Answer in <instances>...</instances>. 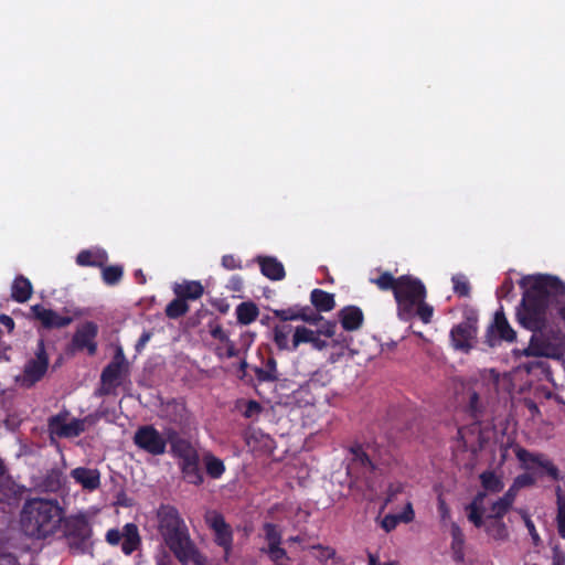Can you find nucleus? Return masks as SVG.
Listing matches in <instances>:
<instances>
[{"label":"nucleus","mask_w":565,"mask_h":565,"mask_svg":"<svg viewBox=\"0 0 565 565\" xmlns=\"http://www.w3.org/2000/svg\"><path fill=\"white\" fill-rule=\"evenodd\" d=\"M222 266L227 270L242 269L241 259L232 254H226L222 257Z\"/></svg>","instance_id":"nucleus-53"},{"label":"nucleus","mask_w":565,"mask_h":565,"mask_svg":"<svg viewBox=\"0 0 565 565\" xmlns=\"http://www.w3.org/2000/svg\"><path fill=\"white\" fill-rule=\"evenodd\" d=\"M520 489L512 482L510 488L500 497L510 508H513Z\"/></svg>","instance_id":"nucleus-58"},{"label":"nucleus","mask_w":565,"mask_h":565,"mask_svg":"<svg viewBox=\"0 0 565 565\" xmlns=\"http://www.w3.org/2000/svg\"><path fill=\"white\" fill-rule=\"evenodd\" d=\"M158 522L164 543L182 565H205L206 558L192 542L189 529L177 508L161 505L158 510Z\"/></svg>","instance_id":"nucleus-1"},{"label":"nucleus","mask_w":565,"mask_h":565,"mask_svg":"<svg viewBox=\"0 0 565 565\" xmlns=\"http://www.w3.org/2000/svg\"><path fill=\"white\" fill-rule=\"evenodd\" d=\"M351 455L347 471L351 479L362 480L367 489H373L372 476H375L380 465H387L388 459H383L376 444L354 443L349 447Z\"/></svg>","instance_id":"nucleus-3"},{"label":"nucleus","mask_w":565,"mask_h":565,"mask_svg":"<svg viewBox=\"0 0 565 565\" xmlns=\"http://www.w3.org/2000/svg\"><path fill=\"white\" fill-rule=\"evenodd\" d=\"M244 286V280L241 276L234 275L230 278L227 287L232 291H241Z\"/></svg>","instance_id":"nucleus-63"},{"label":"nucleus","mask_w":565,"mask_h":565,"mask_svg":"<svg viewBox=\"0 0 565 565\" xmlns=\"http://www.w3.org/2000/svg\"><path fill=\"white\" fill-rule=\"evenodd\" d=\"M370 281L382 291H393L395 295V290L397 289L399 277L395 278L390 271H383L376 278H371Z\"/></svg>","instance_id":"nucleus-38"},{"label":"nucleus","mask_w":565,"mask_h":565,"mask_svg":"<svg viewBox=\"0 0 565 565\" xmlns=\"http://www.w3.org/2000/svg\"><path fill=\"white\" fill-rule=\"evenodd\" d=\"M34 317L41 321L42 326L47 329H62L72 323L73 319L68 316H61L52 309H46L41 305L31 307Z\"/></svg>","instance_id":"nucleus-18"},{"label":"nucleus","mask_w":565,"mask_h":565,"mask_svg":"<svg viewBox=\"0 0 565 565\" xmlns=\"http://www.w3.org/2000/svg\"><path fill=\"white\" fill-rule=\"evenodd\" d=\"M516 458L521 462H532L543 468L545 472L553 479H559V470L558 468L550 460L545 459L542 455H534L524 448H519L516 450Z\"/></svg>","instance_id":"nucleus-25"},{"label":"nucleus","mask_w":565,"mask_h":565,"mask_svg":"<svg viewBox=\"0 0 565 565\" xmlns=\"http://www.w3.org/2000/svg\"><path fill=\"white\" fill-rule=\"evenodd\" d=\"M64 533L68 546L74 553L84 554L88 552L92 546L93 530L85 516L77 515L67 519Z\"/></svg>","instance_id":"nucleus-7"},{"label":"nucleus","mask_w":565,"mask_h":565,"mask_svg":"<svg viewBox=\"0 0 565 565\" xmlns=\"http://www.w3.org/2000/svg\"><path fill=\"white\" fill-rule=\"evenodd\" d=\"M451 548L454 553L457 555L456 559L462 558V547L465 544V535L460 529V526L456 523L451 524Z\"/></svg>","instance_id":"nucleus-42"},{"label":"nucleus","mask_w":565,"mask_h":565,"mask_svg":"<svg viewBox=\"0 0 565 565\" xmlns=\"http://www.w3.org/2000/svg\"><path fill=\"white\" fill-rule=\"evenodd\" d=\"M206 522L214 532V542L224 550L225 559H227L233 547V531L231 525L218 512H213L206 519Z\"/></svg>","instance_id":"nucleus-16"},{"label":"nucleus","mask_w":565,"mask_h":565,"mask_svg":"<svg viewBox=\"0 0 565 565\" xmlns=\"http://www.w3.org/2000/svg\"><path fill=\"white\" fill-rule=\"evenodd\" d=\"M434 313V308L425 302H418L415 306V316H417L424 323H429L431 321Z\"/></svg>","instance_id":"nucleus-48"},{"label":"nucleus","mask_w":565,"mask_h":565,"mask_svg":"<svg viewBox=\"0 0 565 565\" xmlns=\"http://www.w3.org/2000/svg\"><path fill=\"white\" fill-rule=\"evenodd\" d=\"M310 301L318 312H329L335 307L334 295L322 289H313Z\"/></svg>","instance_id":"nucleus-32"},{"label":"nucleus","mask_w":565,"mask_h":565,"mask_svg":"<svg viewBox=\"0 0 565 565\" xmlns=\"http://www.w3.org/2000/svg\"><path fill=\"white\" fill-rule=\"evenodd\" d=\"M524 288L523 296L548 303L550 297L565 294V285L557 277L550 275H529L519 281Z\"/></svg>","instance_id":"nucleus-6"},{"label":"nucleus","mask_w":565,"mask_h":565,"mask_svg":"<svg viewBox=\"0 0 565 565\" xmlns=\"http://www.w3.org/2000/svg\"><path fill=\"white\" fill-rule=\"evenodd\" d=\"M205 472L211 479H220L225 472V465L222 459L214 456L212 452L206 451L202 457Z\"/></svg>","instance_id":"nucleus-35"},{"label":"nucleus","mask_w":565,"mask_h":565,"mask_svg":"<svg viewBox=\"0 0 565 565\" xmlns=\"http://www.w3.org/2000/svg\"><path fill=\"white\" fill-rule=\"evenodd\" d=\"M299 320L310 324H318L320 321H323V317L318 312H313L310 307L306 306L302 307Z\"/></svg>","instance_id":"nucleus-50"},{"label":"nucleus","mask_w":565,"mask_h":565,"mask_svg":"<svg viewBox=\"0 0 565 565\" xmlns=\"http://www.w3.org/2000/svg\"><path fill=\"white\" fill-rule=\"evenodd\" d=\"M189 311V305L181 297H175L172 301H170L166 307V316L169 319H179L183 317Z\"/></svg>","instance_id":"nucleus-39"},{"label":"nucleus","mask_w":565,"mask_h":565,"mask_svg":"<svg viewBox=\"0 0 565 565\" xmlns=\"http://www.w3.org/2000/svg\"><path fill=\"white\" fill-rule=\"evenodd\" d=\"M132 441L138 449L151 456H161L167 451V440L153 425L139 426Z\"/></svg>","instance_id":"nucleus-12"},{"label":"nucleus","mask_w":565,"mask_h":565,"mask_svg":"<svg viewBox=\"0 0 565 565\" xmlns=\"http://www.w3.org/2000/svg\"><path fill=\"white\" fill-rule=\"evenodd\" d=\"M256 262L259 265L260 273L270 280H282L286 276L285 267L274 256H257Z\"/></svg>","instance_id":"nucleus-27"},{"label":"nucleus","mask_w":565,"mask_h":565,"mask_svg":"<svg viewBox=\"0 0 565 565\" xmlns=\"http://www.w3.org/2000/svg\"><path fill=\"white\" fill-rule=\"evenodd\" d=\"M526 354L533 356H548L550 348L548 345L541 343L536 335L533 334L530 341V345L526 349Z\"/></svg>","instance_id":"nucleus-46"},{"label":"nucleus","mask_w":565,"mask_h":565,"mask_svg":"<svg viewBox=\"0 0 565 565\" xmlns=\"http://www.w3.org/2000/svg\"><path fill=\"white\" fill-rule=\"evenodd\" d=\"M265 539L268 542V546L280 545L281 543V533L278 530V526L274 523H265L264 524Z\"/></svg>","instance_id":"nucleus-47"},{"label":"nucleus","mask_w":565,"mask_h":565,"mask_svg":"<svg viewBox=\"0 0 565 565\" xmlns=\"http://www.w3.org/2000/svg\"><path fill=\"white\" fill-rule=\"evenodd\" d=\"M170 450L172 456L178 458L179 461L199 455V451L195 449V447L191 444L190 440L185 438L178 439L174 443H172Z\"/></svg>","instance_id":"nucleus-37"},{"label":"nucleus","mask_w":565,"mask_h":565,"mask_svg":"<svg viewBox=\"0 0 565 565\" xmlns=\"http://www.w3.org/2000/svg\"><path fill=\"white\" fill-rule=\"evenodd\" d=\"M467 413L472 419V424L469 427H459L457 431V438L462 440L465 445L466 441V430L473 429L477 430L481 419L483 417V406L480 402V396L477 392H472L469 396V403L467 405Z\"/></svg>","instance_id":"nucleus-22"},{"label":"nucleus","mask_w":565,"mask_h":565,"mask_svg":"<svg viewBox=\"0 0 565 565\" xmlns=\"http://www.w3.org/2000/svg\"><path fill=\"white\" fill-rule=\"evenodd\" d=\"M67 416L68 413L64 412L49 418L47 426L52 435L60 438H74L84 433L79 418H73L70 423H66Z\"/></svg>","instance_id":"nucleus-17"},{"label":"nucleus","mask_w":565,"mask_h":565,"mask_svg":"<svg viewBox=\"0 0 565 565\" xmlns=\"http://www.w3.org/2000/svg\"><path fill=\"white\" fill-rule=\"evenodd\" d=\"M401 523L397 514H387L383 518L381 525L386 532L393 531Z\"/></svg>","instance_id":"nucleus-59"},{"label":"nucleus","mask_w":565,"mask_h":565,"mask_svg":"<svg viewBox=\"0 0 565 565\" xmlns=\"http://www.w3.org/2000/svg\"><path fill=\"white\" fill-rule=\"evenodd\" d=\"M454 285V292L459 297H469L471 286L467 277L462 274H457L451 278Z\"/></svg>","instance_id":"nucleus-43"},{"label":"nucleus","mask_w":565,"mask_h":565,"mask_svg":"<svg viewBox=\"0 0 565 565\" xmlns=\"http://www.w3.org/2000/svg\"><path fill=\"white\" fill-rule=\"evenodd\" d=\"M478 333V316L475 311L465 315L463 321L450 330V341L455 350L468 353L473 348Z\"/></svg>","instance_id":"nucleus-10"},{"label":"nucleus","mask_w":565,"mask_h":565,"mask_svg":"<svg viewBox=\"0 0 565 565\" xmlns=\"http://www.w3.org/2000/svg\"><path fill=\"white\" fill-rule=\"evenodd\" d=\"M338 316L342 328L349 332L359 330L364 322L363 311L358 306H345Z\"/></svg>","instance_id":"nucleus-24"},{"label":"nucleus","mask_w":565,"mask_h":565,"mask_svg":"<svg viewBox=\"0 0 565 565\" xmlns=\"http://www.w3.org/2000/svg\"><path fill=\"white\" fill-rule=\"evenodd\" d=\"M301 311H302V307H300V306H292V307H289L287 309H275L273 311V313L280 321L287 322V321H297V320H299Z\"/></svg>","instance_id":"nucleus-45"},{"label":"nucleus","mask_w":565,"mask_h":565,"mask_svg":"<svg viewBox=\"0 0 565 565\" xmlns=\"http://www.w3.org/2000/svg\"><path fill=\"white\" fill-rule=\"evenodd\" d=\"M66 483V476L62 468L53 467L47 469L42 476L38 488L43 492L56 493L63 489Z\"/></svg>","instance_id":"nucleus-23"},{"label":"nucleus","mask_w":565,"mask_h":565,"mask_svg":"<svg viewBox=\"0 0 565 565\" xmlns=\"http://www.w3.org/2000/svg\"><path fill=\"white\" fill-rule=\"evenodd\" d=\"M200 454L179 461V469L183 480L192 486L200 487L204 483V475L200 467Z\"/></svg>","instance_id":"nucleus-20"},{"label":"nucleus","mask_w":565,"mask_h":565,"mask_svg":"<svg viewBox=\"0 0 565 565\" xmlns=\"http://www.w3.org/2000/svg\"><path fill=\"white\" fill-rule=\"evenodd\" d=\"M548 303L535 301L522 296L521 308L518 310L519 322L533 332L545 327Z\"/></svg>","instance_id":"nucleus-11"},{"label":"nucleus","mask_w":565,"mask_h":565,"mask_svg":"<svg viewBox=\"0 0 565 565\" xmlns=\"http://www.w3.org/2000/svg\"><path fill=\"white\" fill-rule=\"evenodd\" d=\"M151 332H148V331H145L140 338L138 339L136 345H135V350L137 353H141L142 350L145 349V347L147 345V343L150 341L151 339Z\"/></svg>","instance_id":"nucleus-64"},{"label":"nucleus","mask_w":565,"mask_h":565,"mask_svg":"<svg viewBox=\"0 0 565 565\" xmlns=\"http://www.w3.org/2000/svg\"><path fill=\"white\" fill-rule=\"evenodd\" d=\"M237 322L242 326H248L259 316V309L253 301L241 302L235 310Z\"/></svg>","instance_id":"nucleus-34"},{"label":"nucleus","mask_w":565,"mask_h":565,"mask_svg":"<svg viewBox=\"0 0 565 565\" xmlns=\"http://www.w3.org/2000/svg\"><path fill=\"white\" fill-rule=\"evenodd\" d=\"M175 296L181 297L185 301L196 300L203 296L204 287L200 281L190 280L177 284L173 288Z\"/></svg>","instance_id":"nucleus-31"},{"label":"nucleus","mask_w":565,"mask_h":565,"mask_svg":"<svg viewBox=\"0 0 565 565\" xmlns=\"http://www.w3.org/2000/svg\"><path fill=\"white\" fill-rule=\"evenodd\" d=\"M166 409L169 411L171 422L181 424L186 417V405L183 401L173 399L167 403Z\"/></svg>","instance_id":"nucleus-41"},{"label":"nucleus","mask_w":565,"mask_h":565,"mask_svg":"<svg viewBox=\"0 0 565 565\" xmlns=\"http://www.w3.org/2000/svg\"><path fill=\"white\" fill-rule=\"evenodd\" d=\"M103 268V280L107 285H116L120 281L124 270L121 266H104Z\"/></svg>","instance_id":"nucleus-44"},{"label":"nucleus","mask_w":565,"mask_h":565,"mask_svg":"<svg viewBox=\"0 0 565 565\" xmlns=\"http://www.w3.org/2000/svg\"><path fill=\"white\" fill-rule=\"evenodd\" d=\"M49 363L50 359L46 352L45 341L39 339L34 358L26 361L23 367V374L18 379L20 385L24 388L33 387L46 374Z\"/></svg>","instance_id":"nucleus-8"},{"label":"nucleus","mask_w":565,"mask_h":565,"mask_svg":"<svg viewBox=\"0 0 565 565\" xmlns=\"http://www.w3.org/2000/svg\"><path fill=\"white\" fill-rule=\"evenodd\" d=\"M484 509H481V525L479 529L483 527L484 532L494 541H507L509 539V530L503 520H484L483 519Z\"/></svg>","instance_id":"nucleus-29"},{"label":"nucleus","mask_w":565,"mask_h":565,"mask_svg":"<svg viewBox=\"0 0 565 565\" xmlns=\"http://www.w3.org/2000/svg\"><path fill=\"white\" fill-rule=\"evenodd\" d=\"M97 334L98 326L95 322L86 321L82 323L73 334L68 350L71 352L86 350L89 355H95L97 352Z\"/></svg>","instance_id":"nucleus-15"},{"label":"nucleus","mask_w":565,"mask_h":565,"mask_svg":"<svg viewBox=\"0 0 565 565\" xmlns=\"http://www.w3.org/2000/svg\"><path fill=\"white\" fill-rule=\"evenodd\" d=\"M262 411H263V407L257 401L249 399L245 403V408L242 412V415L245 418L252 419V418L258 417V415L262 413Z\"/></svg>","instance_id":"nucleus-49"},{"label":"nucleus","mask_w":565,"mask_h":565,"mask_svg":"<svg viewBox=\"0 0 565 565\" xmlns=\"http://www.w3.org/2000/svg\"><path fill=\"white\" fill-rule=\"evenodd\" d=\"M33 294V286L29 278L18 275L11 285V298L19 303L26 302Z\"/></svg>","instance_id":"nucleus-30"},{"label":"nucleus","mask_w":565,"mask_h":565,"mask_svg":"<svg viewBox=\"0 0 565 565\" xmlns=\"http://www.w3.org/2000/svg\"><path fill=\"white\" fill-rule=\"evenodd\" d=\"M128 361L124 350L118 345L111 361L104 367L100 374L102 388L99 395H109L113 390L121 384L124 375L128 372Z\"/></svg>","instance_id":"nucleus-9"},{"label":"nucleus","mask_w":565,"mask_h":565,"mask_svg":"<svg viewBox=\"0 0 565 565\" xmlns=\"http://www.w3.org/2000/svg\"><path fill=\"white\" fill-rule=\"evenodd\" d=\"M318 330L313 331L305 326L295 329L291 340V352H295L302 343H310L315 350L321 351L328 347V342L320 339Z\"/></svg>","instance_id":"nucleus-19"},{"label":"nucleus","mask_w":565,"mask_h":565,"mask_svg":"<svg viewBox=\"0 0 565 565\" xmlns=\"http://www.w3.org/2000/svg\"><path fill=\"white\" fill-rule=\"evenodd\" d=\"M337 323L334 321H324L320 329H318V334H323L328 338H331L335 334Z\"/></svg>","instance_id":"nucleus-61"},{"label":"nucleus","mask_w":565,"mask_h":565,"mask_svg":"<svg viewBox=\"0 0 565 565\" xmlns=\"http://www.w3.org/2000/svg\"><path fill=\"white\" fill-rule=\"evenodd\" d=\"M484 338V342L491 348L499 345L501 341L513 342L516 339V333L509 324L502 309L495 311Z\"/></svg>","instance_id":"nucleus-14"},{"label":"nucleus","mask_w":565,"mask_h":565,"mask_svg":"<svg viewBox=\"0 0 565 565\" xmlns=\"http://www.w3.org/2000/svg\"><path fill=\"white\" fill-rule=\"evenodd\" d=\"M482 490L478 491L471 502L465 507L467 519L475 527H480L482 521L480 516L481 509H484V500L488 494L500 493L504 489V482L501 476L493 470H484L479 475Z\"/></svg>","instance_id":"nucleus-5"},{"label":"nucleus","mask_w":565,"mask_h":565,"mask_svg":"<svg viewBox=\"0 0 565 565\" xmlns=\"http://www.w3.org/2000/svg\"><path fill=\"white\" fill-rule=\"evenodd\" d=\"M63 519L57 500L32 498L24 502L21 511V529L25 535L45 539L54 534Z\"/></svg>","instance_id":"nucleus-2"},{"label":"nucleus","mask_w":565,"mask_h":565,"mask_svg":"<svg viewBox=\"0 0 565 565\" xmlns=\"http://www.w3.org/2000/svg\"><path fill=\"white\" fill-rule=\"evenodd\" d=\"M511 509L501 498H498L490 504L489 512H484L483 519L503 520Z\"/></svg>","instance_id":"nucleus-40"},{"label":"nucleus","mask_w":565,"mask_h":565,"mask_svg":"<svg viewBox=\"0 0 565 565\" xmlns=\"http://www.w3.org/2000/svg\"><path fill=\"white\" fill-rule=\"evenodd\" d=\"M426 295V287L420 279L411 275L399 276L394 295L398 318L405 322L412 320L415 317L416 303L423 302Z\"/></svg>","instance_id":"nucleus-4"},{"label":"nucleus","mask_w":565,"mask_h":565,"mask_svg":"<svg viewBox=\"0 0 565 565\" xmlns=\"http://www.w3.org/2000/svg\"><path fill=\"white\" fill-rule=\"evenodd\" d=\"M397 516L402 523H409L415 518V512L413 509L412 502H407L401 513H397Z\"/></svg>","instance_id":"nucleus-60"},{"label":"nucleus","mask_w":565,"mask_h":565,"mask_svg":"<svg viewBox=\"0 0 565 565\" xmlns=\"http://www.w3.org/2000/svg\"><path fill=\"white\" fill-rule=\"evenodd\" d=\"M556 520H557L558 533L562 537L565 539V502L558 501Z\"/></svg>","instance_id":"nucleus-57"},{"label":"nucleus","mask_w":565,"mask_h":565,"mask_svg":"<svg viewBox=\"0 0 565 565\" xmlns=\"http://www.w3.org/2000/svg\"><path fill=\"white\" fill-rule=\"evenodd\" d=\"M106 542L111 546L120 544L125 555H131L141 545L138 526L135 523H126L122 530L109 529L105 535Z\"/></svg>","instance_id":"nucleus-13"},{"label":"nucleus","mask_w":565,"mask_h":565,"mask_svg":"<svg viewBox=\"0 0 565 565\" xmlns=\"http://www.w3.org/2000/svg\"><path fill=\"white\" fill-rule=\"evenodd\" d=\"M108 262L103 249H83L76 256V264L82 267H104Z\"/></svg>","instance_id":"nucleus-28"},{"label":"nucleus","mask_w":565,"mask_h":565,"mask_svg":"<svg viewBox=\"0 0 565 565\" xmlns=\"http://www.w3.org/2000/svg\"><path fill=\"white\" fill-rule=\"evenodd\" d=\"M254 372L258 384L277 382L279 380L277 361L273 356L266 360L263 367H255Z\"/></svg>","instance_id":"nucleus-33"},{"label":"nucleus","mask_w":565,"mask_h":565,"mask_svg":"<svg viewBox=\"0 0 565 565\" xmlns=\"http://www.w3.org/2000/svg\"><path fill=\"white\" fill-rule=\"evenodd\" d=\"M523 519H524L525 526H526V529L529 531V534L531 535V537L533 540V543L535 545H537L539 542H540V535L536 532V529H535V525H534L533 521L526 514L523 515Z\"/></svg>","instance_id":"nucleus-62"},{"label":"nucleus","mask_w":565,"mask_h":565,"mask_svg":"<svg viewBox=\"0 0 565 565\" xmlns=\"http://www.w3.org/2000/svg\"><path fill=\"white\" fill-rule=\"evenodd\" d=\"M291 329L290 324H277L273 328V341L279 351L291 352V342H289Z\"/></svg>","instance_id":"nucleus-36"},{"label":"nucleus","mask_w":565,"mask_h":565,"mask_svg":"<svg viewBox=\"0 0 565 565\" xmlns=\"http://www.w3.org/2000/svg\"><path fill=\"white\" fill-rule=\"evenodd\" d=\"M209 328H210V333H211L212 338H214L221 342L228 341L230 338H228L226 331L223 329V327L220 323L210 322Z\"/></svg>","instance_id":"nucleus-51"},{"label":"nucleus","mask_w":565,"mask_h":565,"mask_svg":"<svg viewBox=\"0 0 565 565\" xmlns=\"http://www.w3.org/2000/svg\"><path fill=\"white\" fill-rule=\"evenodd\" d=\"M263 552L267 553L268 557L273 562H278L285 557H287V552L285 548L280 547V545H273L268 546L267 550H262Z\"/></svg>","instance_id":"nucleus-52"},{"label":"nucleus","mask_w":565,"mask_h":565,"mask_svg":"<svg viewBox=\"0 0 565 565\" xmlns=\"http://www.w3.org/2000/svg\"><path fill=\"white\" fill-rule=\"evenodd\" d=\"M404 483L402 482H392L387 487L386 491V501L391 502L396 499V497L404 491Z\"/></svg>","instance_id":"nucleus-56"},{"label":"nucleus","mask_w":565,"mask_h":565,"mask_svg":"<svg viewBox=\"0 0 565 565\" xmlns=\"http://www.w3.org/2000/svg\"><path fill=\"white\" fill-rule=\"evenodd\" d=\"M71 477L83 490L93 492L100 487V472L96 468L77 467L71 471Z\"/></svg>","instance_id":"nucleus-21"},{"label":"nucleus","mask_w":565,"mask_h":565,"mask_svg":"<svg viewBox=\"0 0 565 565\" xmlns=\"http://www.w3.org/2000/svg\"><path fill=\"white\" fill-rule=\"evenodd\" d=\"M513 483L521 490L526 487H531L535 484V478L531 473H522L519 475Z\"/></svg>","instance_id":"nucleus-55"},{"label":"nucleus","mask_w":565,"mask_h":565,"mask_svg":"<svg viewBox=\"0 0 565 565\" xmlns=\"http://www.w3.org/2000/svg\"><path fill=\"white\" fill-rule=\"evenodd\" d=\"M103 416H104V412L97 411L95 413L88 414L87 416H85L83 418H79V420L82 422V426L84 427V431L88 427L95 426L102 419Z\"/></svg>","instance_id":"nucleus-54"},{"label":"nucleus","mask_w":565,"mask_h":565,"mask_svg":"<svg viewBox=\"0 0 565 565\" xmlns=\"http://www.w3.org/2000/svg\"><path fill=\"white\" fill-rule=\"evenodd\" d=\"M516 458L521 462H532L543 468L545 472L553 479H559V470L558 468L550 460L545 459L542 455H534L524 448H519L516 450Z\"/></svg>","instance_id":"nucleus-26"}]
</instances>
